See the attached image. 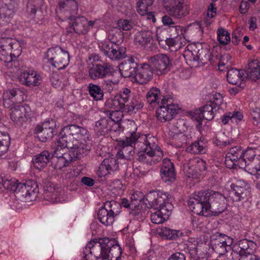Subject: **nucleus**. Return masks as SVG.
I'll return each mask as SVG.
<instances>
[{"instance_id":"nucleus-1","label":"nucleus","mask_w":260,"mask_h":260,"mask_svg":"<svg viewBox=\"0 0 260 260\" xmlns=\"http://www.w3.org/2000/svg\"><path fill=\"white\" fill-rule=\"evenodd\" d=\"M188 204L194 213L204 216H210L212 213H221L225 208L224 197L213 191L193 194Z\"/></svg>"},{"instance_id":"nucleus-2","label":"nucleus","mask_w":260,"mask_h":260,"mask_svg":"<svg viewBox=\"0 0 260 260\" xmlns=\"http://www.w3.org/2000/svg\"><path fill=\"white\" fill-rule=\"evenodd\" d=\"M121 253V248L117 241L104 238L86 245L83 260H118Z\"/></svg>"},{"instance_id":"nucleus-3","label":"nucleus","mask_w":260,"mask_h":260,"mask_svg":"<svg viewBox=\"0 0 260 260\" xmlns=\"http://www.w3.org/2000/svg\"><path fill=\"white\" fill-rule=\"evenodd\" d=\"M24 43L15 38L2 37L0 38V60L6 63L10 72H16L19 62L15 59L21 53L22 47Z\"/></svg>"},{"instance_id":"nucleus-4","label":"nucleus","mask_w":260,"mask_h":260,"mask_svg":"<svg viewBox=\"0 0 260 260\" xmlns=\"http://www.w3.org/2000/svg\"><path fill=\"white\" fill-rule=\"evenodd\" d=\"M62 133L74 139L72 142L74 146L73 155L75 158H80L90 150V135L88 131L81 126L72 124L64 126Z\"/></svg>"},{"instance_id":"nucleus-5","label":"nucleus","mask_w":260,"mask_h":260,"mask_svg":"<svg viewBox=\"0 0 260 260\" xmlns=\"http://www.w3.org/2000/svg\"><path fill=\"white\" fill-rule=\"evenodd\" d=\"M4 188L13 191L19 200L29 202L36 200L39 192L38 186L34 181L19 183L15 179L5 181Z\"/></svg>"},{"instance_id":"nucleus-6","label":"nucleus","mask_w":260,"mask_h":260,"mask_svg":"<svg viewBox=\"0 0 260 260\" xmlns=\"http://www.w3.org/2000/svg\"><path fill=\"white\" fill-rule=\"evenodd\" d=\"M157 139L151 136L145 138L143 146L138 153V159L143 163L153 165L159 162L162 156V151L156 143Z\"/></svg>"},{"instance_id":"nucleus-7","label":"nucleus","mask_w":260,"mask_h":260,"mask_svg":"<svg viewBox=\"0 0 260 260\" xmlns=\"http://www.w3.org/2000/svg\"><path fill=\"white\" fill-rule=\"evenodd\" d=\"M121 210L119 203L115 201L106 202L104 207H101L98 213V218L104 225H112L115 217L119 215Z\"/></svg>"},{"instance_id":"nucleus-8","label":"nucleus","mask_w":260,"mask_h":260,"mask_svg":"<svg viewBox=\"0 0 260 260\" xmlns=\"http://www.w3.org/2000/svg\"><path fill=\"white\" fill-rule=\"evenodd\" d=\"M46 56L50 63L58 70L65 68L69 63L68 52L59 46L49 49Z\"/></svg>"},{"instance_id":"nucleus-9","label":"nucleus","mask_w":260,"mask_h":260,"mask_svg":"<svg viewBox=\"0 0 260 260\" xmlns=\"http://www.w3.org/2000/svg\"><path fill=\"white\" fill-rule=\"evenodd\" d=\"M158 106L156 111V117L162 122L171 120L180 110L178 104L173 103L171 100L165 98L161 99Z\"/></svg>"},{"instance_id":"nucleus-10","label":"nucleus","mask_w":260,"mask_h":260,"mask_svg":"<svg viewBox=\"0 0 260 260\" xmlns=\"http://www.w3.org/2000/svg\"><path fill=\"white\" fill-rule=\"evenodd\" d=\"M182 170L187 177L198 178L205 174L206 162L200 158L194 157L185 162L183 165Z\"/></svg>"},{"instance_id":"nucleus-11","label":"nucleus","mask_w":260,"mask_h":260,"mask_svg":"<svg viewBox=\"0 0 260 260\" xmlns=\"http://www.w3.org/2000/svg\"><path fill=\"white\" fill-rule=\"evenodd\" d=\"M10 108L11 119L18 125H22L34 116V112L28 105H16Z\"/></svg>"},{"instance_id":"nucleus-12","label":"nucleus","mask_w":260,"mask_h":260,"mask_svg":"<svg viewBox=\"0 0 260 260\" xmlns=\"http://www.w3.org/2000/svg\"><path fill=\"white\" fill-rule=\"evenodd\" d=\"M149 64L157 75L167 73L172 67V60L165 54L160 53L150 57Z\"/></svg>"},{"instance_id":"nucleus-13","label":"nucleus","mask_w":260,"mask_h":260,"mask_svg":"<svg viewBox=\"0 0 260 260\" xmlns=\"http://www.w3.org/2000/svg\"><path fill=\"white\" fill-rule=\"evenodd\" d=\"M56 129V121L50 119L38 124L35 127V132L40 141L46 142L53 138Z\"/></svg>"},{"instance_id":"nucleus-14","label":"nucleus","mask_w":260,"mask_h":260,"mask_svg":"<svg viewBox=\"0 0 260 260\" xmlns=\"http://www.w3.org/2000/svg\"><path fill=\"white\" fill-rule=\"evenodd\" d=\"M185 57H187V60L190 62L189 65L192 67H198L200 66H203L207 63L209 61L211 63H213L212 57L210 51L207 49H202L199 50L198 54H194L192 52L189 50L185 51L184 54Z\"/></svg>"},{"instance_id":"nucleus-15","label":"nucleus","mask_w":260,"mask_h":260,"mask_svg":"<svg viewBox=\"0 0 260 260\" xmlns=\"http://www.w3.org/2000/svg\"><path fill=\"white\" fill-rule=\"evenodd\" d=\"M18 66H17V68L20 69L16 72L13 73L17 74L20 73L18 79L21 84L29 87H32L38 86L41 83L42 78L36 71L30 69L23 70Z\"/></svg>"},{"instance_id":"nucleus-16","label":"nucleus","mask_w":260,"mask_h":260,"mask_svg":"<svg viewBox=\"0 0 260 260\" xmlns=\"http://www.w3.org/2000/svg\"><path fill=\"white\" fill-rule=\"evenodd\" d=\"M230 194L234 202L247 199L250 196V186L246 182L239 180L231 185Z\"/></svg>"},{"instance_id":"nucleus-17","label":"nucleus","mask_w":260,"mask_h":260,"mask_svg":"<svg viewBox=\"0 0 260 260\" xmlns=\"http://www.w3.org/2000/svg\"><path fill=\"white\" fill-rule=\"evenodd\" d=\"M78 10V6L75 0H60L56 13L58 16L64 14V19H74Z\"/></svg>"},{"instance_id":"nucleus-18","label":"nucleus","mask_w":260,"mask_h":260,"mask_svg":"<svg viewBox=\"0 0 260 260\" xmlns=\"http://www.w3.org/2000/svg\"><path fill=\"white\" fill-rule=\"evenodd\" d=\"M146 200L150 207L155 210L166 208L167 204L171 203L169 201V194L160 191L150 192L146 196Z\"/></svg>"},{"instance_id":"nucleus-19","label":"nucleus","mask_w":260,"mask_h":260,"mask_svg":"<svg viewBox=\"0 0 260 260\" xmlns=\"http://www.w3.org/2000/svg\"><path fill=\"white\" fill-rule=\"evenodd\" d=\"M243 150L239 146H236L230 149L226 154L225 164L229 168H232L235 166L239 168H245V162L242 158Z\"/></svg>"},{"instance_id":"nucleus-20","label":"nucleus","mask_w":260,"mask_h":260,"mask_svg":"<svg viewBox=\"0 0 260 260\" xmlns=\"http://www.w3.org/2000/svg\"><path fill=\"white\" fill-rule=\"evenodd\" d=\"M153 70L149 64L143 63L139 65L132 81L140 84H146L153 77Z\"/></svg>"},{"instance_id":"nucleus-21","label":"nucleus","mask_w":260,"mask_h":260,"mask_svg":"<svg viewBox=\"0 0 260 260\" xmlns=\"http://www.w3.org/2000/svg\"><path fill=\"white\" fill-rule=\"evenodd\" d=\"M211 241L215 250L220 254H223L230 250L233 243V239L231 237L220 234L214 235Z\"/></svg>"},{"instance_id":"nucleus-22","label":"nucleus","mask_w":260,"mask_h":260,"mask_svg":"<svg viewBox=\"0 0 260 260\" xmlns=\"http://www.w3.org/2000/svg\"><path fill=\"white\" fill-rule=\"evenodd\" d=\"M24 101V93L19 88L6 90L3 93V105L6 108H10L16 103Z\"/></svg>"},{"instance_id":"nucleus-23","label":"nucleus","mask_w":260,"mask_h":260,"mask_svg":"<svg viewBox=\"0 0 260 260\" xmlns=\"http://www.w3.org/2000/svg\"><path fill=\"white\" fill-rule=\"evenodd\" d=\"M119 170V164L115 157L106 158L97 170V175L102 178L108 174H114Z\"/></svg>"},{"instance_id":"nucleus-24","label":"nucleus","mask_w":260,"mask_h":260,"mask_svg":"<svg viewBox=\"0 0 260 260\" xmlns=\"http://www.w3.org/2000/svg\"><path fill=\"white\" fill-rule=\"evenodd\" d=\"M101 50L112 60H118L123 57L125 48L120 47L118 44L102 43L100 44Z\"/></svg>"},{"instance_id":"nucleus-25","label":"nucleus","mask_w":260,"mask_h":260,"mask_svg":"<svg viewBox=\"0 0 260 260\" xmlns=\"http://www.w3.org/2000/svg\"><path fill=\"white\" fill-rule=\"evenodd\" d=\"M166 10L170 16L180 19L189 14L190 8L189 5L182 2L172 6L167 5Z\"/></svg>"},{"instance_id":"nucleus-26","label":"nucleus","mask_w":260,"mask_h":260,"mask_svg":"<svg viewBox=\"0 0 260 260\" xmlns=\"http://www.w3.org/2000/svg\"><path fill=\"white\" fill-rule=\"evenodd\" d=\"M160 176L165 182H171L175 180L176 174L174 164L170 159L165 158L162 160Z\"/></svg>"},{"instance_id":"nucleus-27","label":"nucleus","mask_w":260,"mask_h":260,"mask_svg":"<svg viewBox=\"0 0 260 260\" xmlns=\"http://www.w3.org/2000/svg\"><path fill=\"white\" fill-rule=\"evenodd\" d=\"M138 140L125 138L119 142V145L121 149L118 151L117 154L121 158H124L126 159H130V157L134 154V146Z\"/></svg>"},{"instance_id":"nucleus-28","label":"nucleus","mask_w":260,"mask_h":260,"mask_svg":"<svg viewBox=\"0 0 260 260\" xmlns=\"http://www.w3.org/2000/svg\"><path fill=\"white\" fill-rule=\"evenodd\" d=\"M173 208L172 203H168L166 205V208H162L152 212L150 215L151 221L155 224L162 223L168 219Z\"/></svg>"},{"instance_id":"nucleus-29","label":"nucleus","mask_w":260,"mask_h":260,"mask_svg":"<svg viewBox=\"0 0 260 260\" xmlns=\"http://www.w3.org/2000/svg\"><path fill=\"white\" fill-rule=\"evenodd\" d=\"M52 157L56 169H61L67 167L74 158H76L71 153H57V151H54Z\"/></svg>"},{"instance_id":"nucleus-30","label":"nucleus","mask_w":260,"mask_h":260,"mask_svg":"<svg viewBox=\"0 0 260 260\" xmlns=\"http://www.w3.org/2000/svg\"><path fill=\"white\" fill-rule=\"evenodd\" d=\"M165 30H157L156 36L157 40L160 41H165L166 44L169 47L172 51H175L179 49L183 45L182 40L183 38L181 36H174V38H167L161 36V34L165 32Z\"/></svg>"},{"instance_id":"nucleus-31","label":"nucleus","mask_w":260,"mask_h":260,"mask_svg":"<svg viewBox=\"0 0 260 260\" xmlns=\"http://www.w3.org/2000/svg\"><path fill=\"white\" fill-rule=\"evenodd\" d=\"M242 158L245 162V167L250 171V165H260V155L257 154V150L254 148H247L243 150Z\"/></svg>"},{"instance_id":"nucleus-32","label":"nucleus","mask_w":260,"mask_h":260,"mask_svg":"<svg viewBox=\"0 0 260 260\" xmlns=\"http://www.w3.org/2000/svg\"><path fill=\"white\" fill-rule=\"evenodd\" d=\"M245 73L246 77L255 81L260 78V65L257 59H252L249 61L245 67Z\"/></svg>"},{"instance_id":"nucleus-33","label":"nucleus","mask_w":260,"mask_h":260,"mask_svg":"<svg viewBox=\"0 0 260 260\" xmlns=\"http://www.w3.org/2000/svg\"><path fill=\"white\" fill-rule=\"evenodd\" d=\"M136 64L133 59L124 60L119 65V71L121 75L124 78L129 77L132 79V76H134L133 73L135 71Z\"/></svg>"},{"instance_id":"nucleus-34","label":"nucleus","mask_w":260,"mask_h":260,"mask_svg":"<svg viewBox=\"0 0 260 260\" xmlns=\"http://www.w3.org/2000/svg\"><path fill=\"white\" fill-rule=\"evenodd\" d=\"M89 76L92 80L103 78L107 73V66L101 64H92L88 66Z\"/></svg>"},{"instance_id":"nucleus-35","label":"nucleus","mask_w":260,"mask_h":260,"mask_svg":"<svg viewBox=\"0 0 260 260\" xmlns=\"http://www.w3.org/2000/svg\"><path fill=\"white\" fill-rule=\"evenodd\" d=\"M51 157L49 151H43L35 156L33 158L34 166L37 169L40 170L46 166Z\"/></svg>"},{"instance_id":"nucleus-36","label":"nucleus","mask_w":260,"mask_h":260,"mask_svg":"<svg viewBox=\"0 0 260 260\" xmlns=\"http://www.w3.org/2000/svg\"><path fill=\"white\" fill-rule=\"evenodd\" d=\"M152 39L150 31H141L135 35L134 41L136 45L145 47L151 43Z\"/></svg>"},{"instance_id":"nucleus-37","label":"nucleus","mask_w":260,"mask_h":260,"mask_svg":"<svg viewBox=\"0 0 260 260\" xmlns=\"http://www.w3.org/2000/svg\"><path fill=\"white\" fill-rule=\"evenodd\" d=\"M68 135L64 134L63 136L59 138L55 143V149L54 151H57V153L64 152V149L68 148L71 149L70 153L73 155L74 146H77V144H73L71 140L68 141Z\"/></svg>"},{"instance_id":"nucleus-38","label":"nucleus","mask_w":260,"mask_h":260,"mask_svg":"<svg viewBox=\"0 0 260 260\" xmlns=\"http://www.w3.org/2000/svg\"><path fill=\"white\" fill-rule=\"evenodd\" d=\"M244 72L243 71L236 69H232L227 73L226 77L228 81L232 84L236 85L241 84L243 79Z\"/></svg>"},{"instance_id":"nucleus-39","label":"nucleus","mask_w":260,"mask_h":260,"mask_svg":"<svg viewBox=\"0 0 260 260\" xmlns=\"http://www.w3.org/2000/svg\"><path fill=\"white\" fill-rule=\"evenodd\" d=\"M14 2H11L9 4H4L0 6V19H9L11 18L15 12Z\"/></svg>"},{"instance_id":"nucleus-40","label":"nucleus","mask_w":260,"mask_h":260,"mask_svg":"<svg viewBox=\"0 0 260 260\" xmlns=\"http://www.w3.org/2000/svg\"><path fill=\"white\" fill-rule=\"evenodd\" d=\"M153 0H140L137 3V11L142 16H146L147 18L153 17L151 12H149L148 7L151 6Z\"/></svg>"},{"instance_id":"nucleus-41","label":"nucleus","mask_w":260,"mask_h":260,"mask_svg":"<svg viewBox=\"0 0 260 260\" xmlns=\"http://www.w3.org/2000/svg\"><path fill=\"white\" fill-rule=\"evenodd\" d=\"M186 151L192 154L205 153L206 144L204 139H200L186 148Z\"/></svg>"},{"instance_id":"nucleus-42","label":"nucleus","mask_w":260,"mask_h":260,"mask_svg":"<svg viewBox=\"0 0 260 260\" xmlns=\"http://www.w3.org/2000/svg\"><path fill=\"white\" fill-rule=\"evenodd\" d=\"M182 121L177 122L171 125L169 127V135L173 139H179L183 140H185V136L180 128Z\"/></svg>"},{"instance_id":"nucleus-43","label":"nucleus","mask_w":260,"mask_h":260,"mask_svg":"<svg viewBox=\"0 0 260 260\" xmlns=\"http://www.w3.org/2000/svg\"><path fill=\"white\" fill-rule=\"evenodd\" d=\"M147 100L152 106L159 105L160 104L161 94L159 89L152 88L147 92Z\"/></svg>"},{"instance_id":"nucleus-44","label":"nucleus","mask_w":260,"mask_h":260,"mask_svg":"<svg viewBox=\"0 0 260 260\" xmlns=\"http://www.w3.org/2000/svg\"><path fill=\"white\" fill-rule=\"evenodd\" d=\"M75 23L77 26L79 27L77 29L79 31L86 30L87 31L93 28L94 24L96 22L95 21H88L84 17H79L75 19Z\"/></svg>"},{"instance_id":"nucleus-45","label":"nucleus","mask_w":260,"mask_h":260,"mask_svg":"<svg viewBox=\"0 0 260 260\" xmlns=\"http://www.w3.org/2000/svg\"><path fill=\"white\" fill-rule=\"evenodd\" d=\"M112 117L109 118H103L95 122L93 129L98 136H101L108 130L109 120Z\"/></svg>"},{"instance_id":"nucleus-46","label":"nucleus","mask_w":260,"mask_h":260,"mask_svg":"<svg viewBox=\"0 0 260 260\" xmlns=\"http://www.w3.org/2000/svg\"><path fill=\"white\" fill-rule=\"evenodd\" d=\"M87 88L90 96L94 100L100 101L103 99L104 92L99 85L90 83Z\"/></svg>"},{"instance_id":"nucleus-47","label":"nucleus","mask_w":260,"mask_h":260,"mask_svg":"<svg viewBox=\"0 0 260 260\" xmlns=\"http://www.w3.org/2000/svg\"><path fill=\"white\" fill-rule=\"evenodd\" d=\"M107 103L109 108L114 110L110 114L111 117L118 113V111L123 110L124 107H125L124 104L121 102L120 98L117 95L115 96L113 99L109 100Z\"/></svg>"},{"instance_id":"nucleus-48","label":"nucleus","mask_w":260,"mask_h":260,"mask_svg":"<svg viewBox=\"0 0 260 260\" xmlns=\"http://www.w3.org/2000/svg\"><path fill=\"white\" fill-rule=\"evenodd\" d=\"M126 130L127 131L126 136L125 138H129V139H134L138 140L140 138V135L139 133H137V126L134 121H128L126 124Z\"/></svg>"},{"instance_id":"nucleus-49","label":"nucleus","mask_w":260,"mask_h":260,"mask_svg":"<svg viewBox=\"0 0 260 260\" xmlns=\"http://www.w3.org/2000/svg\"><path fill=\"white\" fill-rule=\"evenodd\" d=\"M243 115L241 112L239 111H233L226 113L221 118L223 124H226L230 121L232 122H237L242 119Z\"/></svg>"},{"instance_id":"nucleus-50","label":"nucleus","mask_w":260,"mask_h":260,"mask_svg":"<svg viewBox=\"0 0 260 260\" xmlns=\"http://www.w3.org/2000/svg\"><path fill=\"white\" fill-rule=\"evenodd\" d=\"M243 251L238 253L233 251L231 253L232 260H260V257L249 253H243Z\"/></svg>"},{"instance_id":"nucleus-51","label":"nucleus","mask_w":260,"mask_h":260,"mask_svg":"<svg viewBox=\"0 0 260 260\" xmlns=\"http://www.w3.org/2000/svg\"><path fill=\"white\" fill-rule=\"evenodd\" d=\"M108 39L111 42H106V43H112V44H120L122 42V37L120 31L117 28L112 30L108 32Z\"/></svg>"},{"instance_id":"nucleus-52","label":"nucleus","mask_w":260,"mask_h":260,"mask_svg":"<svg viewBox=\"0 0 260 260\" xmlns=\"http://www.w3.org/2000/svg\"><path fill=\"white\" fill-rule=\"evenodd\" d=\"M214 110H217L216 107L211 104H207L202 107L201 110L202 112L203 118L207 120H211L214 118Z\"/></svg>"},{"instance_id":"nucleus-53","label":"nucleus","mask_w":260,"mask_h":260,"mask_svg":"<svg viewBox=\"0 0 260 260\" xmlns=\"http://www.w3.org/2000/svg\"><path fill=\"white\" fill-rule=\"evenodd\" d=\"M217 39L221 44L226 45L231 40L230 34L225 29L221 27L217 31Z\"/></svg>"},{"instance_id":"nucleus-54","label":"nucleus","mask_w":260,"mask_h":260,"mask_svg":"<svg viewBox=\"0 0 260 260\" xmlns=\"http://www.w3.org/2000/svg\"><path fill=\"white\" fill-rule=\"evenodd\" d=\"M159 234L161 236L167 239H176L179 236V235L180 234V232L178 231L173 230L164 227L160 230Z\"/></svg>"},{"instance_id":"nucleus-55","label":"nucleus","mask_w":260,"mask_h":260,"mask_svg":"<svg viewBox=\"0 0 260 260\" xmlns=\"http://www.w3.org/2000/svg\"><path fill=\"white\" fill-rule=\"evenodd\" d=\"M130 102L126 104V107L129 111H133L135 109H139L143 107V104L142 101L139 98L132 95V98L130 99Z\"/></svg>"},{"instance_id":"nucleus-56","label":"nucleus","mask_w":260,"mask_h":260,"mask_svg":"<svg viewBox=\"0 0 260 260\" xmlns=\"http://www.w3.org/2000/svg\"><path fill=\"white\" fill-rule=\"evenodd\" d=\"M120 82L119 78L111 77L104 80L103 86L106 90L111 91L116 87Z\"/></svg>"},{"instance_id":"nucleus-57","label":"nucleus","mask_w":260,"mask_h":260,"mask_svg":"<svg viewBox=\"0 0 260 260\" xmlns=\"http://www.w3.org/2000/svg\"><path fill=\"white\" fill-rule=\"evenodd\" d=\"M232 62V59L229 54L225 53L221 56L218 61L219 69L221 71L224 70V67L226 66V68L230 67Z\"/></svg>"},{"instance_id":"nucleus-58","label":"nucleus","mask_w":260,"mask_h":260,"mask_svg":"<svg viewBox=\"0 0 260 260\" xmlns=\"http://www.w3.org/2000/svg\"><path fill=\"white\" fill-rule=\"evenodd\" d=\"M133 93L129 89L125 88L122 89L118 95H117L126 107V104L128 103L130 99H132Z\"/></svg>"},{"instance_id":"nucleus-59","label":"nucleus","mask_w":260,"mask_h":260,"mask_svg":"<svg viewBox=\"0 0 260 260\" xmlns=\"http://www.w3.org/2000/svg\"><path fill=\"white\" fill-rule=\"evenodd\" d=\"M10 144V139L8 136L0 138V156L6 153Z\"/></svg>"},{"instance_id":"nucleus-60","label":"nucleus","mask_w":260,"mask_h":260,"mask_svg":"<svg viewBox=\"0 0 260 260\" xmlns=\"http://www.w3.org/2000/svg\"><path fill=\"white\" fill-rule=\"evenodd\" d=\"M212 103L211 105L213 106L214 107H216L217 110H219L220 108H222L221 106L223 104V100L222 95L219 93H215L213 95V97L211 99Z\"/></svg>"},{"instance_id":"nucleus-61","label":"nucleus","mask_w":260,"mask_h":260,"mask_svg":"<svg viewBox=\"0 0 260 260\" xmlns=\"http://www.w3.org/2000/svg\"><path fill=\"white\" fill-rule=\"evenodd\" d=\"M117 25L119 29L125 31H128L133 27L132 22L125 19H120L118 20Z\"/></svg>"},{"instance_id":"nucleus-62","label":"nucleus","mask_w":260,"mask_h":260,"mask_svg":"<svg viewBox=\"0 0 260 260\" xmlns=\"http://www.w3.org/2000/svg\"><path fill=\"white\" fill-rule=\"evenodd\" d=\"M253 123L254 125L260 128V109L255 108L251 112Z\"/></svg>"},{"instance_id":"nucleus-63","label":"nucleus","mask_w":260,"mask_h":260,"mask_svg":"<svg viewBox=\"0 0 260 260\" xmlns=\"http://www.w3.org/2000/svg\"><path fill=\"white\" fill-rule=\"evenodd\" d=\"M50 81L52 86L55 88L60 87L62 83L60 76L56 74H54L52 75L50 78Z\"/></svg>"},{"instance_id":"nucleus-64","label":"nucleus","mask_w":260,"mask_h":260,"mask_svg":"<svg viewBox=\"0 0 260 260\" xmlns=\"http://www.w3.org/2000/svg\"><path fill=\"white\" fill-rule=\"evenodd\" d=\"M252 164L250 165L251 166L249 169L250 173L255 175L257 179H260V165L256 166Z\"/></svg>"}]
</instances>
